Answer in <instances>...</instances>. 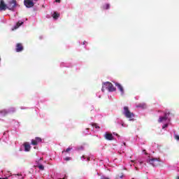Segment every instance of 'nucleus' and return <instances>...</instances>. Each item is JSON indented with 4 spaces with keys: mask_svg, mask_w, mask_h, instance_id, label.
Returning <instances> with one entry per match:
<instances>
[{
    "mask_svg": "<svg viewBox=\"0 0 179 179\" xmlns=\"http://www.w3.org/2000/svg\"><path fill=\"white\" fill-rule=\"evenodd\" d=\"M55 2L59 3L61 2V0H55Z\"/></svg>",
    "mask_w": 179,
    "mask_h": 179,
    "instance_id": "obj_27",
    "label": "nucleus"
},
{
    "mask_svg": "<svg viewBox=\"0 0 179 179\" xmlns=\"http://www.w3.org/2000/svg\"><path fill=\"white\" fill-rule=\"evenodd\" d=\"M31 145H33L34 146H37L38 145V143L36 141V139H32Z\"/></svg>",
    "mask_w": 179,
    "mask_h": 179,
    "instance_id": "obj_15",
    "label": "nucleus"
},
{
    "mask_svg": "<svg viewBox=\"0 0 179 179\" xmlns=\"http://www.w3.org/2000/svg\"><path fill=\"white\" fill-rule=\"evenodd\" d=\"M23 24V22L22 21H18L16 24V25L15 26L14 29L16 30V29H19V27H20L21 25Z\"/></svg>",
    "mask_w": 179,
    "mask_h": 179,
    "instance_id": "obj_12",
    "label": "nucleus"
},
{
    "mask_svg": "<svg viewBox=\"0 0 179 179\" xmlns=\"http://www.w3.org/2000/svg\"><path fill=\"white\" fill-rule=\"evenodd\" d=\"M147 163L151 164L152 167H157L158 166H160V161L157 158H149L147 160Z\"/></svg>",
    "mask_w": 179,
    "mask_h": 179,
    "instance_id": "obj_4",
    "label": "nucleus"
},
{
    "mask_svg": "<svg viewBox=\"0 0 179 179\" xmlns=\"http://www.w3.org/2000/svg\"><path fill=\"white\" fill-rule=\"evenodd\" d=\"M0 179H2V178H0Z\"/></svg>",
    "mask_w": 179,
    "mask_h": 179,
    "instance_id": "obj_39",
    "label": "nucleus"
},
{
    "mask_svg": "<svg viewBox=\"0 0 179 179\" xmlns=\"http://www.w3.org/2000/svg\"><path fill=\"white\" fill-rule=\"evenodd\" d=\"M101 90L103 92H106V90H108V92H115L117 89L115 88V87H114L113 83L110 82H106L103 83Z\"/></svg>",
    "mask_w": 179,
    "mask_h": 179,
    "instance_id": "obj_2",
    "label": "nucleus"
},
{
    "mask_svg": "<svg viewBox=\"0 0 179 179\" xmlns=\"http://www.w3.org/2000/svg\"><path fill=\"white\" fill-rule=\"evenodd\" d=\"M24 5L26 8H33V6H34V2L31 0H24Z\"/></svg>",
    "mask_w": 179,
    "mask_h": 179,
    "instance_id": "obj_5",
    "label": "nucleus"
},
{
    "mask_svg": "<svg viewBox=\"0 0 179 179\" xmlns=\"http://www.w3.org/2000/svg\"><path fill=\"white\" fill-rule=\"evenodd\" d=\"M8 9V4L5 3L3 0L0 1V12L2 10H6Z\"/></svg>",
    "mask_w": 179,
    "mask_h": 179,
    "instance_id": "obj_7",
    "label": "nucleus"
},
{
    "mask_svg": "<svg viewBox=\"0 0 179 179\" xmlns=\"http://www.w3.org/2000/svg\"><path fill=\"white\" fill-rule=\"evenodd\" d=\"M115 86L118 88V90H120V92H121L122 94H124V87H122V85H121V84L118 83H115Z\"/></svg>",
    "mask_w": 179,
    "mask_h": 179,
    "instance_id": "obj_11",
    "label": "nucleus"
},
{
    "mask_svg": "<svg viewBox=\"0 0 179 179\" xmlns=\"http://www.w3.org/2000/svg\"><path fill=\"white\" fill-rule=\"evenodd\" d=\"M40 160H43V158H41Z\"/></svg>",
    "mask_w": 179,
    "mask_h": 179,
    "instance_id": "obj_37",
    "label": "nucleus"
},
{
    "mask_svg": "<svg viewBox=\"0 0 179 179\" xmlns=\"http://www.w3.org/2000/svg\"><path fill=\"white\" fill-rule=\"evenodd\" d=\"M176 179H179V176L176 177Z\"/></svg>",
    "mask_w": 179,
    "mask_h": 179,
    "instance_id": "obj_36",
    "label": "nucleus"
},
{
    "mask_svg": "<svg viewBox=\"0 0 179 179\" xmlns=\"http://www.w3.org/2000/svg\"><path fill=\"white\" fill-rule=\"evenodd\" d=\"M103 136L106 141H114V136L111 133L106 132Z\"/></svg>",
    "mask_w": 179,
    "mask_h": 179,
    "instance_id": "obj_8",
    "label": "nucleus"
},
{
    "mask_svg": "<svg viewBox=\"0 0 179 179\" xmlns=\"http://www.w3.org/2000/svg\"><path fill=\"white\" fill-rule=\"evenodd\" d=\"M169 127V124H165L162 126V129H164V128H167Z\"/></svg>",
    "mask_w": 179,
    "mask_h": 179,
    "instance_id": "obj_20",
    "label": "nucleus"
},
{
    "mask_svg": "<svg viewBox=\"0 0 179 179\" xmlns=\"http://www.w3.org/2000/svg\"><path fill=\"white\" fill-rule=\"evenodd\" d=\"M169 115H170V113H165L164 117H159L158 122H164V121H167V120H169Z\"/></svg>",
    "mask_w": 179,
    "mask_h": 179,
    "instance_id": "obj_6",
    "label": "nucleus"
},
{
    "mask_svg": "<svg viewBox=\"0 0 179 179\" xmlns=\"http://www.w3.org/2000/svg\"><path fill=\"white\" fill-rule=\"evenodd\" d=\"M17 6V2L16 0H8V3H7V9L8 10H15V8Z\"/></svg>",
    "mask_w": 179,
    "mask_h": 179,
    "instance_id": "obj_3",
    "label": "nucleus"
},
{
    "mask_svg": "<svg viewBox=\"0 0 179 179\" xmlns=\"http://www.w3.org/2000/svg\"><path fill=\"white\" fill-rule=\"evenodd\" d=\"M71 150H72V148H68L65 150V152H66V153H68L69 152H71Z\"/></svg>",
    "mask_w": 179,
    "mask_h": 179,
    "instance_id": "obj_21",
    "label": "nucleus"
},
{
    "mask_svg": "<svg viewBox=\"0 0 179 179\" xmlns=\"http://www.w3.org/2000/svg\"><path fill=\"white\" fill-rule=\"evenodd\" d=\"M92 127H94V128L97 129H100V127H99L96 124H93Z\"/></svg>",
    "mask_w": 179,
    "mask_h": 179,
    "instance_id": "obj_19",
    "label": "nucleus"
},
{
    "mask_svg": "<svg viewBox=\"0 0 179 179\" xmlns=\"http://www.w3.org/2000/svg\"><path fill=\"white\" fill-rule=\"evenodd\" d=\"M83 157V159H86V157H85V155H83V157Z\"/></svg>",
    "mask_w": 179,
    "mask_h": 179,
    "instance_id": "obj_29",
    "label": "nucleus"
},
{
    "mask_svg": "<svg viewBox=\"0 0 179 179\" xmlns=\"http://www.w3.org/2000/svg\"><path fill=\"white\" fill-rule=\"evenodd\" d=\"M85 44H87V42L83 41V45H85Z\"/></svg>",
    "mask_w": 179,
    "mask_h": 179,
    "instance_id": "obj_26",
    "label": "nucleus"
},
{
    "mask_svg": "<svg viewBox=\"0 0 179 179\" xmlns=\"http://www.w3.org/2000/svg\"><path fill=\"white\" fill-rule=\"evenodd\" d=\"M1 114H8V112L6 110H2Z\"/></svg>",
    "mask_w": 179,
    "mask_h": 179,
    "instance_id": "obj_24",
    "label": "nucleus"
},
{
    "mask_svg": "<svg viewBox=\"0 0 179 179\" xmlns=\"http://www.w3.org/2000/svg\"><path fill=\"white\" fill-rule=\"evenodd\" d=\"M35 140H36V141L38 143H41V142L43 141V139H41V138H40V137H36V138H35Z\"/></svg>",
    "mask_w": 179,
    "mask_h": 179,
    "instance_id": "obj_16",
    "label": "nucleus"
},
{
    "mask_svg": "<svg viewBox=\"0 0 179 179\" xmlns=\"http://www.w3.org/2000/svg\"><path fill=\"white\" fill-rule=\"evenodd\" d=\"M174 138L176 141H179V136L178 135H175Z\"/></svg>",
    "mask_w": 179,
    "mask_h": 179,
    "instance_id": "obj_23",
    "label": "nucleus"
},
{
    "mask_svg": "<svg viewBox=\"0 0 179 179\" xmlns=\"http://www.w3.org/2000/svg\"><path fill=\"white\" fill-rule=\"evenodd\" d=\"M24 48H23V44L22 43H17L15 46V51L16 52H22Z\"/></svg>",
    "mask_w": 179,
    "mask_h": 179,
    "instance_id": "obj_9",
    "label": "nucleus"
},
{
    "mask_svg": "<svg viewBox=\"0 0 179 179\" xmlns=\"http://www.w3.org/2000/svg\"><path fill=\"white\" fill-rule=\"evenodd\" d=\"M101 179H108V178H102Z\"/></svg>",
    "mask_w": 179,
    "mask_h": 179,
    "instance_id": "obj_32",
    "label": "nucleus"
},
{
    "mask_svg": "<svg viewBox=\"0 0 179 179\" xmlns=\"http://www.w3.org/2000/svg\"><path fill=\"white\" fill-rule=\"evenodd\" d=\"M140 164H143V162H140Z\"/></svg>",
    "mask_w": 179,
    "mask_h": 179,
    "instance_id": "obj_34",
    "label": "nucleus"
},
{
    "mask_svg": "<svg viewBox=\"0 0 179 179\" xmlns=\"http://www.w3.org/2000/svg\"><path fill=\"white\" fill-rule=\"evenodd\" d=\"M143 152L145 153V155H148V152H146V150H143Z\"/></svg>",
    "mask_w": 179,
    "mask_h": 179,
    "instance_id": "obj_25",
    "label": "nucleus"
},
{
    "mask_svg": "<svg viewBox=\"0 0 179 179\" xmlns=\"http://www.w3.org/2000/svg\"><path fill=\"white\" fill-rule=\"evenodd\" d=\"M0 179H2V178H0Z\"/></svg>",
    "mask_w": 179,
    "mask_h": 179,
    "instance_id": "obj_38",
    "label": "nucleus"
},
{
    "mask_svg": "<svg viewBox=\"0 0 179 179\" xmlns=\"http://www.w3.org/2000/svg\"><path fill=\"white\" fill-rule=\"evenodd\" d=\"M0 61H1V57H0Z\"/></svg>",
    "mask_w": 179,
    "mask_h": 179,
    "instance_id": "obj_40",
    "label": "nucleus"
},
{
    "mask_svg": "<svg viewBox=\"0 0 179 179\" xmlns=\"http://www.w3.org/2000/svg\"><path fill=\"white\" fill-rule=\"evenodd\" d=\"M87 162H90V158L87 157Z\"/></svg>",
    "mask_w": 179,
    "mask_h": 179,
    "instance_id": "obj_28",
    "label": "nucleus"
},
{
    "mask_svg": "<svg viewBox=\"0 0 179 179\" xmlns=\"http://www.w3.org/2000/svg\"><path fill=\"white\" fill-rule=\"evenodd\" d=\"M1 179H9L8 178H1Z\"/></svg>",
    "mask_w": 179,
    "mask_h": 179,
    "instance_id": "obj_31",
    "label": "nucleus"
},
{
    "mask_svg": "<svg viewBox=\"0 0 179 179\" xmlns=\"http://www.w3.org/2000/svg\"><path fill=\"white\" fill-rule=\"evenodd\" d=\"M62 179H67L66 176H64Z\"/></svg>",
    "mask_w": 179,
    "mask_h": 179,
    "instance_id": "obj_33",
    "label": "nucleus"
},
{
    "mask_svg": "<svg viewBox=\"0 0 179 179\" xmlns=\"http://www.w3.org/2000/svg\"><path fill=\"white\" fill-rule=\"evenodd\" d=\"M64 160H66V162H69V160H71V157H66V158H64Z\"/></svg>",
    "mask_w": 179,
    "mask_h": 179,
    "instance_id": "obj_22",
    "label": "nucleus"
},
{
    "mask_svg": "<svg viewBox=\"0 0 179 179\" xmlns=\"http://www.w3.org/2000/svg\"><path fill=\"white\" fill-rule=\"evenodd\" d=\"M122 127H125V124L124 123H122Z\"/></svg>",
    "mask_w": 179,
    "mask_h": 179,
    "instance_id": "obj_30",
    "label": "nucleus"
},
{
    "mask_svg": "<svg viewBox=\"0 0 179 179\" xmlns=\"http://www.w3.org/2000/svg\"><path fill=\"white\" fill-rule=\"evenodd\" d=\"M33 1H34L35 2H37V1H38V0H33Z\"/></svg>",
    "mask_w": 179,
    "mask_h": 179,
    "instance_id": "obj_35",
    "label": "nucleus"
},
{
    "mask_svg": "<svg viewBox=\"0 0 179 179\" xmlns=\"http://www.w3.org/2000/svg\"><path fill=\"white\" fill-rule=\"evenodd\" d=\"M37 166L36 167H38L39 169V170H41L42 171H44V166H43V164H39L38 162H37Z\"/></svg>",
    "mask_w": 179,
    "mask_h": 179,
    "instance_id": "obj_14",
    "label": "nucleus"
},
{
    "mask_svg": "<svg viewBox=\"0 0 179 179\" xmlns=\"http://www.w3.org/2000/svg\"><path fill=\"white\" fill-rule=\"evenodd\" d=\"M123 114L124 117H126V118L129 119V121L135 120V114H134V113H131V110H129V108L128 106H124L123 108Z\"/></svg>",
    "mask_w": 179,
    "mask_h": 179,
    "instance_id": "obj_1",
    "label": "nucleus"
},
{
    "mask_svg": "<svg viewBox=\"0 0 179 179\" xmlns=\"http://www.w3.org/2000/svg\"><path fill=\"white\" fill-rule=\"evenodd\" d=\"M23 146L24 147L25 152H30V150L31 149V146L28 142L24 143Z\"/></svg>",
    "mask_w": 179,
    "mask_h": 179,
    "instance_id": "obj_10",
    "label": "nucleus"
},
{
    "mask_svg": "<svg viewBox=\"0 0 179 179\" xmlns=\"http://www.w3.org/2000/svg\"><path fill=\"white\" fill-rule=\"evenodd\" d=\"M52 16L53 19H58V17H59V13L55 12Z\"/></svg>",
    "mask_w": 179,
    "mask_h": 179,
    "instance_id": "obj_13",
    "label": "nucleus"
},
{
    "mask_svg": "<svg viewBox=\"0 0 179 179\" xmlns=\"http://www.w3.org/2000/svg\"><path fill=\"white\" fill-rule=\"evenodd\" d=\"M124 177V173H121L120 175L116 176V179H121Z\"/></svg>",
    "mask_w": 179,
    "mask_h": 179,
    "instance_id": "obj_17",
    "label": "nucleus"
},
{
    "mask_svg": "<svg viewBox=\"0 0 179 179\" xmlns=\"http://www.w3.org/2000/svg\"><path fill=\"white\" fill-rule=\"evenodd\" d=\"M103 9H110V4H106L103 6Z\"/></svg>",
    "mask_w": 179,
    "mask_h": 179,
    "instance_id": "obj_18",
    "label": "nucleus"
}]
</instances>
